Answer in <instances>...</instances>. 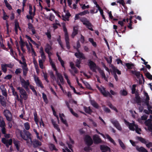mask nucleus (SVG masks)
Returning <instances> with one entry per match:
<instances>
[{
	"label": "nucleus",
	"mask_w": 152,
	"mask_h": 152,
	"mask_svg": "<svg viewBox=\"0 0 152 152\" xmlns=\"http://www.w3.org/2000/svg\"><path fill=\"white\" fill-rule=\"evenodd\" d=\"M58 79L60 81V83H61L62 85H63L64 84L65 81H64V79L63 78V76L62 75H60L58 76L57 77Z\"/></svg>",
	"instance_id": "38"
},
{
	"label": "nucleus",
	"mask_w": 152,
	"mask_h": 152,
	"mask_svg": "<svg viewBox=\"0 0 152 152\" xmlns=\"http://www.w3.org/2000/svg\"><path fill=\"white\" fill-rule=\"evenodd\" d=\"M136 85L135 84H134L132 85V94H135L136 92Z\"/></svg>",
	"instance_id": "61"
},
{
	"label": "nucleus",
	"mask_w": 152,
	"mask_h": 152,
	"mask_svg": "<svg viewBox=\"0 0 152 152\" xmlns=\"http://www.w3.org/2000/svg\"><path fill=\"white\" fill-rule=\"evenodd\" d=\"M131 72L132 74L135 75L138 79L140 78L141 74L140 72L135 70H132L131 71Z\"/></svg>",
	"instance_id": "27"
},
{
	"label": "nucleus",
	"mask_w": 152,
	"mask_h": 152,
	"mask_svg": "<svg viewBox=\"0 0 152 152\" xmlns=\"http://www.w3.org/2000/svg\"><path fill=\"white\" fill-rule=\"evenodd\" d=\"M44 61L42 59H39V65L41 69H43L44 68L43 63Z\"/></svg>",
	"instance_id": "52"
},
{
	"label": "nucleus",
	"mask_w": 152,
	"mask_h": 152,
	"mask_svg": "<svg viewBox=\"0 0 152 152\" xmlns=\"http://www.w3.org/2000/svg\"><path fill=\"white\" fill-rule=\"evenodd\" d=\"M15 99L17 100L18 101H19L21 104H22L23 103V98L21 95H20V99L19 98V95L15 96Z\"/></svg>",
	"instance_id": "44"
},
{
	"label": "nucleus",
	"mask_w": 152,
	"mask_h": 152,
	"mask_svg": "<svg viewBox=\"0 0 152 152\" xmlns=\"http://www.w3.org/2000/svg\"><path fill=\"white\" fill-rule=\"evenodd\" d=\"M57 41L58 42L59 44L60 45L62 49L64 50V47L63 45L62 44V43L61 40V36L59 35L57 39Z\"/></svg>",
	"instance_id": "35"
},
{
	"label": "nucleus",
	"mask_w": 152,
	"mask_h": 152,
	"mask_svg": "<svg viewBox=\"0 0 152 152\" xmlns=\"http://www.w3.org/2000/svg\"><path fill=\"white\" fill-rule=\"evenodd\" d=\"M81 62V59H77L76 61V66L78 68H80V64Z\"/></svg>",
	"instance_id": "45"
},
{
	"label": "nucleus",
	"mask_w": 152,
	"mask_h": 152,
	"mask_svg": "<svg viewBox=\"0 0 152 152\" xmlns=\"http://www.w3.org/2000/svg\"><path fill=\"white\" fill-rule=\"evenodd\" d=\"M49 147L50 150L53 151H58V149L56 148L55 146L53 144L50 143L49 144Z\"/></svg>",
	"instance_id": "31"
},
{
	"label": "nucleus",
	"mask_w": 152,
	"mask_h": 152,
	"mask_svg": "<svg viewBox=\"0 0 152 152\" xmlns=\"http://www.w3.org/2000/svg\"><path fill=\"white\" fill-rule=\"evenodd\" d=\"M69 110L70 112L74 116L76 117H78L79 116L76 113H75L72 109V108H71V107H70V108H69Z\"/></svg>",
	"instance_id": "53"
},
{
	"label": "nucleus",
	"mask_w": 152,
	"mask_h": 152,
	"mask_svg": "<svg viewBox=\"0 0 152 152\" xmlns=\"http://www.w3.org/2000/svg\"><path fill=\"white\" fill-rule=\"evenodd\" d=\"M108 105L110 108L115 111L116 112L118 113V110L117 108L114 106L111 103H109Z\"/></svg>",
	"instance_id": "48"
},
{
	"label": "nucleus",
	"mask_w": 152,
	"mask_h": 152,
	"mask_svg": "<svg viewBox=\"0 0 152 152\" xmlns=\"http://www.w3.org/2000/svg\"><path fill=\"white\" fill-rule=\"evenodd\" d=\"M135 130L136 132L138 134H140V132L141 131V129L140 128H138V125L136 126Z\"/></svg>",
	"instance_id": "60"
},
{
	"label": "nucleus",
	"mask_w": 152,
	"mask_h": 152,
	"mask_svg": "<svg viewBox=\"0 0 152 152\" xmlns=\"http://www.w3.org/2000/svg\"><path fill=\"white\" fill-rule=\"evenodd\" d=\"M51 48V46L49 44H47L45 48V51L48 54L49 56L52 54V53L50 52Z\"/></svg>",
	"instance_id": "17"
},
{
	"label": "nucleus",
	"mask_w": 152,
	"mask_h": 152,
	"mask_svg": "<svg viewBox=\"0 0 152 152\" xmlns=\"http://www.w3.org/2000/svg\"><path fill=\"white\" fill-rule=\"evenodd\" d=\"M4 115L6 117L7 121H11L12 120V115L10 110H6L3 112Z\"/></svg>",
	"instance_id": "2"
},
{
	"label": "nucleus",
	"mask_w": 152,
	"mask_h": 152,
	"mask_svg": "<svg viewBox=\"0 0 152 152\" xmlns=\"http://www.w3.org/2000/svg\"><path fill=\"white\" fill-rule=\"evenodd\" d=\"M88 61V65L90 69L94 72H96V64L93 61L90 60H89Z\"/></svg>",
	"instance_id": "7"
},
{
	"label": "nucleus",
	"mask_w": 152,
	"mask_h": 152,
	"mask_svg": "<svg viewBox=\"0 0 152 152\" xmlns=\"http://www.w3.org/2000/svg\"><path fill=\"white\" fill-rule=\"evenodd\" d=\"M22 69L23 75L24 77H26L28 72V68L27 67V64L26 63L24 64V66L22 67Z\"/></svg>",
	"instance_id": "20"
},
{
	"label": "nucleus",
	"mask_w": 152,
	"mask_h": 152,
	"mask_svg": "<svg viewBox=\"0 0 152 152\" xmlns=\"http://www.w3.org/2000/svg\"><path fill=\"white\" fill-rule=\"evenodd\" d=\"M49 73L51 78H52L53 80H54L56 79V77L52 71H50L49 72Z\"/></svg>",
	"instance_id": "47"
},
{
	"label": "nucleus",
	"mask_w": 152,
	"mask_h": 152,
	"mask_svg": "<svg viewBox=\"0 0 152 152\" xmlns=\"http://www.w3.org/2000/svg\"><path fill=\"white\" fill-rule=\"evenodd\" d=\"M86 27L91 31H94V29L92 28L93 26L91 23L89 21L88 23H87L85 25Z\"/></svg>",
	"instance_id": "40"
},
{
	"label": "nucleus",
	"mask_w": 152,
	"mask_h": 152,
	"mask_svg": "<svg viewBox=\"0 0 152 152\" xmlns=\"http://www.w3.org/2000/svg\"><path fill=\"white\" fill-rule=\"evenodd\" d=\"M135 98L136 102L137 103H141V98L139 96V94L138 92H136L135 94Z\"/></svg>",
	"instance_id": "28"
},
{
	"label": "nucleus",
	"mask_w": 152,
	"mask_h": 152,
	"mask_svg": "<svg viewBox=\"0 0 152 152\" xmlns=\"http://www.w3.org/2000/svg\"><path fill=\"white\" fill-rule=\"evenodd\" d=\"M110 121L114 125V126L118 130L120 131L122 130V128L120 124L117 120L114 119H111Z\"/></svg>",
	"instance_id": "4"
},
{
	"label": "nucleus",
	"mask_w": 152,
	"mask_h": 152,
	"mask_svg": "<svg viewBox=\"0 0 152 152\" xmlns=\"http://www.w3.org/2000/svg\"><path fill=\"white\" fill-rule=\"evenodd\" d=\"M29 87L30 88L32 91L34 92V94L37 96V92L34 89V87L31 85H30L29 86Z\"/></svg>",
	"instance_id": "56"
},
{
	"label": "nucleus",
	"mask_w": 152,
	"mask_h": 152,
	"mask_svg": "<svg viewBox=\"0 0 152 152\" xmlns=\"http://www.w3.org/2000/svg\"><path fill=\"white\" fill-rule=\"evenodd\" d=\"M117 2L121 4L124 7H125V3L124 0H117Z\"/></svg>",
	"instance_id": "57"
},
{
	"label": "nucleus",
	"mask_w": 152,
	"mask_h": 152,
	"mask_svg": "<svg viewBox=\"0 0 152 152\" xmlns=\"http://www.w3.org/2000/svg\"><path fill=\"white\" fill-rule=\"evenodd\" d=\"M89 13V12L88 10H84L83 12H80L79 13V15H80L82 16L86 14H88Z\"/></svg>",
	"instance_id": "62"
},
{
	"label": "nucleus",
	"mask_w": 152,
	"mask_h": 152,
	"mask_svg": "<svg viewBox=\"0 0 152 152\" xmlns=\"http://www.w3.org/2000/svg\"><path fill=\"white\" fill-rule=\"evenodd\" d=\"M2 142L4 144H8V145H12V140L10 139L9 140L6 139L5 138H3L1 139Z\"/></svg>",
	"instance_id": "15"
},
{
	"label": "nucleus",
	"mask_w": 152,
	"mask_h": 152,
	"mask_svg": "<svg viewBox=\"0 0 152 152\" xmlns=\"http://www.w3.org/2000/svg\"><path fill=\"white\" fill-rule=\"evenodd\" d=\"M34 121L36 124H37L39 121L37 117V113L36 110H35V111L34 113Z\"/></svg>",
	"instance_id": "34"
},
{
	"label": "nucleus",
	"mask_w": 152,
	"mask_h": 152,
	"mask_svg": "<svg viewBox=\"0 0 152 152\" xmlns=\"http://www.w3.org/2000/svg\"><path fill=\"white\" fill-rule=\"evenodd\" d=\"M137 139L142 143L145 144H146L148 142V140H146V139L143 138L141 137L137 136Z\"/></svg>",
	"instance_id": "30"
},
{
	"label": "nucleus",
	"mask_w": 152,
	"mask_h": 152,
	"mask_svg": "<svg viewBox=\"0 0 152 152\" xmlns=\"http://www.w3.org/2000/svg\"><path fill=\"white\" fill-rule=\"evenodd\" d=\"M75 56L77 58L80 59V58H82L83 59H86L84 54L81 52L79 53H75Z\"/></svg>",
	"instance_id": "13"
},
{
	"label": "nucleus",
	"mask_w": 152,
	"mask_h": 152,
	"mask_svg": "<svg viewBox=\"0 0 152 152\" xmlns=\"http://www.w3.org/2000/svg\"><path fill=\"white\" fill-rule=\"evenodd\" d=\"M32 143V146L34 148H37L42 145V143L38 140L36 139L32 140V141H30Z\"/></svg>",
	"instance_id": "8"
},
{
	"label": "nucleus",
	"mask_w": 152,
	"mask_h": 152,
	"mask_svg": "<svg viewBox=\"0 0 152 152\" xmlns=\"http://www.w3.org/2000/svg\"><path fill=\"white\" fill-rule=\"evenodd\" d=\"M93 139L94 142L95 144H98L102 142L101 139L99 136L97 134H95L93 136Z\"/></svg>",
	"instance_id": "11"
},
{
	"label": "nucleus",
	"mask_w": 152,
	"mask_h": 152,
	"mask_svg": "<svg viewBox=\"0 0 152 152\" xmlns=\"http://www.w3.org/2000/svg\"><path fill=\"white\" fill-rule=\"evenodd\" d=\"M136 149L139 152H148V151L142 147H139L138 146L136 147Z\"/></svg>",
	"instance_id": "22"
},
{
	"label": "nucleus",
	"mask_w": 152,
	"mask_h": 152,
	"mask_svg": "<svg viewBox=\"0 0 152 152\" xmlns=\"http://www.w3.org/2000/svg\"><path fill=\"white\" fill-rule=\"evenodd\" d=\"M59 116L61 120V122L64 124L66 126H67V127L68 126V125L66 121V120H64L62 117L64 116V114L63 113H62V114L60 113L59 114Z\"/></svg>",
	"instance_id": "21"
},
{
	"label": "nucleus",
	"mask_w": 152,
	"mask_h": 152,
	"mask_svg": "<svg viewBox=\"0 0 152 152\" xmlns=\"http://www.w3.org/2000/svg\"><path fill=\"white\" fill-rule=\"evenodd\" d=\"M84 141L86 144L87 146H90L93 143V141L91 137L88 135H85L84 139Z\"/></svg>",
	"instance_id": "3"
},
{
	"label": "nucleus",
	"mask_w": 152,
	"mask_h": 152,
	"mask_svg": "<svg viewBox=\"0 0 152 152\" xmlns=\"http://www.w3.org/2000/svg\"><path fill=\"white\" fill-rule=\"evenodd\" d=\"M105 59L108 64H111L112 61V58L111 56H110L108 58H105Z\"/></svg>",
	"instance_id": "59"
},
{
	"label": "nucleus",
	"mask_w": 152,
	"mask_h": 152,
	"mask_svg": "<svg viewBox=\"0 0 152 152\" xmlns=\"http://www.w3.org/2000/svg\"><path fill=\"white\" fill-rule=\"evenodd\" d=\"M145 75L146 77L148 79L152 80V75H151L149 72H148L145 73Z\"/></svg>",
	"instance_id": "54"
},
{
	"label": "nucleus",
	"mask_w": 152,
	"mask_h": 152,
	"mask_svg": "<svg viewBox=\"0 0 152 152\" xmlns=\"http://www.w3.org/2000/svg\"><path fill=\"white\" fill-rule=\"evenodd\" d=\"M125 64L128 69H132L133 67L134 66V64L132 63H126Z\"/></svg>",
	"instance_id": "36"
},
{
	"label": "nucleus",
	"mask_w": 152,
	"mask_h": 152,
	"mask_svg": "<svg viewBox=\"0 0 152 152\" xmlns=\"http://www.w3.org/2000/svg\"><path fill=\"white\" fill-rule=\"evenodd\" d=\"M145 124L148 126V130L152 132V121L150 119H148L145 122Z\"/></svg>",
	"instance_id": "10"
},
{
	"label": "nucleus",
	"mask_w": 152,
	"mask_h": 152,
	"mask_svg": "<svg viewBox=\"0 0 152 152\" xmlns=\"http://www.w3.org/2000/svg\"><path fill=\"white\" fill-rule=\"evenodd\" d=\"M84 109L85 112L87 113L91 114L93 112V111L90 107H84Z\"/></svg>",
	"instance_id": "32"
},
{
	"label": "nucleus",
	"mask_w": 152,
	"mask_h": 152,
	"mask_svg": "<svg viewBox=\"0 0 152 152\" xmlns=\"http://www.w3.org/2000/svg\"><path fill=\"white\" fill-rule=\"evenodd\" d=\"M111 67L113 70V73H116V72L118 75H121V71L117 69V67L114 66L113 65H112Z\"/></svg>",
	"instance_id": "24"
},
{
	"label": "nucleus",
	"mask_w": 152,
	"mask_h": 152,
	"mask_svg": "<svg viewBox=\"0 0 152 152\" xmlns=\"http://www.w3.org/2000/svg\"><path fill=\"white\" fill-rule=\"evenodd\" d=\"M11 89L12 91V92L13 95H14L15 96H16L17 95H18L17 92L15 91V89L13 87V86L11 87Z\"/></svg>",
	"instance_id": "51"
},
{
	"label": "nucleus",
	"mask_w": 152,
	"mask_h": 152,
	"mask_svg": "<svg viewBox=\"0 0 152 152\" xmlns=\"http://www.w3.org/2000/svg\"><path fill=\"white\" fill-rule=\"evenodd\" d=\"M119 144L122 148L124 150H125L126 148L125 145L124 144L123 142L121 140L118 139V140Z\"/></svg>",
	"instance_id": "43"
},
{
	"label": "nucleus",
	"mask_w": 152,
	"mask_h": 152,
	"mask_svg": "<svg viewBox=\"0 0 152 152\" xmlns=\"http://www.w3.org/2000/svg\"><path fill=\"white\" fill-rule=\"evenodd\" d=\"M39 53H41V56L42 60L43 61H45L46 58V57L45 55L43 48L42 47H41L40 48Z\"/></svg>",
	"instance_id": "19"
},
{
	"label": "nucleus",
	"mask_w": 152,
	"mask_h": 152,
	"mask_svg": "<svg viewBox=\"0 0 152 152\" xmlns=\"http://www.w3.org/2000/svg\"><path fill=\"white\" fill-rule=\"evenodd\" d=\"M25 37L26 38H27L32 43L34 44H36V42L33 40L30 37L27 35H26L25 36Z\"/></svg>",
	"instance_id": "58"
},
{
	"label": "nucleus",
	"mask_w": 152,
	"mask_h": 152,
	"mask_svg": "<svg viewBox=\"0 0 152 152\" xmlns=\"http://www.w3.org/2000/svg\"><path fill=\"white\" fill-rule=\"evenodd\" d=\"M3 19L4 20H6L9 17L6 14V13L4 10H3Z\"/></svg>",
	"instance_id": "63"
},
{
	"label": "nucleus",
	"mask_w": 152,
	"mask_h": 152,
	"mask_svg": "<svg viewBox=\"0 0 152 152\" xmlns=\"http://www.w3.org/2000/svg\"><path fill=\"white\" fill-rule=\"evenodd\" d=\"M124 122L125 124L127 126H128L129 129L132 131H134L136 126L137 125L135 124L134 123H130L127 121L126 119L124 120Z\"/></svg>",
	"instance_id": "5"
},
{
	"label": "nucleus",
	"mask_w": 152,
	"mask_h": 152,
	"mask_svg": "<svg viewBox=\"0 0 152 152\" xmlns=\"http://www.w3.org/2000/svg\"><path fill=\"white\" fill-rule=\"evenodd\" d=\"M7 64H2L1 65V69L3 72L4 73H6L7 72Z\"/></svg>",
	"instance_id": "39"
},
{
	"label": "nucleus",
	"mask_w": 152,
	"mask_h": 152,
	"mask_svg": "<svg viewBox=\"0 0 152 152\" xmlns=\"http://www.w3.org/2000/svg\"><path fill=\"white\" fill-rule=\"evenodd\" d=\"M65 39L66 48L68 50H69L70 48V45L69 39V37L65 38Z\"/></svg>",
	"instance_id": "29"
},
{
	"label": "nucleus",
	"mask_w": 152,
	"mask_h": 152,
	"mask_svg": "<svg viewBox=\"0 0 152 152\" xmlns=\"http://www.w3.org/2000/svg\"><path fill=\"white\" fill-rule=\"evenodd\" d=\"M5 124L4 121L3 119L1 120L0 118V127H5Z\"/></svg>",
	"instance_id": "50"
},
{
	"label": "nucleus",
	"mask_w": 152,
	"mask_h": 152,
	"mask_svg": "<svg viewBox=\"0 0 152 152\" xmlns=\"http://www.w3.org/2000/svg\"><path fill=\"white\" fill-rule=\"evenodd\" d=\"M24 126L25 129L28 130H29L30 128L29 124L28 122H26L24 124Z\"/></svg>",
	"instance_id": "55"
},
{
	"label": "nucleus",
	"mask_w": 152,
	"mask_h": 152,
	"mask_svg": "<svg viewBox=\"0 0 152 152\" xmlns=\"http://www.w3.org/2000/svg\"><path fill=\"white\" fill-rule=\"evenodd\" d=\"M105 136L106 137V138L114 145H116V143L114 140L108 134H105Z\"/></svg>",
	"instance_id": "33"
},
{
	"label": "nucleus",
	"mask_w": 152,
	"mask_h": 152,
	"mask_svg": "<svg viewBox=\"0 0 152 152\" xmlns=\"http://www.w3.org/2000/svg\"><path fill=\"white\" fill-rule=\"evenodd\" d=\"M100 148L101 150L103 151H108L110 150V148L107 146L102 145H100Z\"/></svg>",
	"instance_id": "26"
},
{
	"label": "nucleus",
	"mask_w": 152,
	"mask_h": 152,
	"mask_svg": "<svg viewBox=\"0 0 152 152\" xmlns=\"http://www.w3.org/2000/svg\"><path fill=\"white\" fill-rule=\"evenodd\" d=\"M42 97L44 102L48 104V100L47 98L46 95L44 93H42Z\"/></svg>",
	"instance_id": "46"
},
{
	"label": "nucleus",
	"mask_w": 152,
	"mask_h": 152,
	"mask_svg": "<svg viewBox=\"0 0 152 152\" xmlns=\"http://www.w3.org/2000/svg\"><path fill=\"white\" fill-rule=\"evenodd\" d=\"M20 137L24 140L27 141L28 142V139L30 141H32V135L28 131L24 129L23 131H20Z\"/></svg>",
	"instance_id": "1"
},
{
	"label": "nucleus",
	"mask_w": 152,
	"mask_h": 152,
	"mask_svg": "<svg viewBox=\"0 0 152 152\" xmlns=\"http://www.w3.org/2000/svg\"><path fill=\"white\" fill-rule=\"evenodd\" d=\"M79 27L78 26H76L73 27V31L72 34V37L74 38L75 36L78 33Z\"/></svg>",
	"instance_id": "14"
},
{
	"label": "nucleus",
	"mask_w": 152,
	"mask_h": 152,
	"mask_svg": "<svg viewBox=\"0 0 152 152\" xmlns=\"http://www.w3.org/2000/svg\"><path fill=\"white\" fill-rule=\"evenodd\" d=\"M97 88L100 91V92L103 94V95L105 96V94H106L107 93V91H106L105 88L103 87L102 88H100L99 86H97Z\"/></svg>",
	"instance_id": "25"
},
{
	"label": "nucleus",
	"mask_w": 152,
	"mask_h": 152,
	"mask_svg": "<svg viewBox=\"0 0 152 152\" xmlns=\"http://www.w3.org/2000/svg\"><path fill=\"white\" fill-rule=\"evenodd\" d=\"M34 80L36 84L37 85L40 87L42 88H44L42 83L40 80L39 79V77L34 75Z\"/></svg>",
	"instance_id": "9"
},
{
	"label": "nucleus",
	"mask_w": 152,
	"mask_h": 152,
	"mask_svg": "<svg viewBox=\"0 0 152 152\" xmlns=\"http://www.w3.org/2000/svg\"><path fill=\"white\" fill-rule=\"evenodd\" d=\"M19 79L21 84L23 88L27 86H30V84L28 80L26 81L23 78H22L21 75L19 77Z\"/></svg>",
	"instance_id": "6"
},
{
	"label": "nucleus",
	"mask_w": 152,
	"mask_h": 152,
	"mask_svg": "<svg viewBox=\"0 0 152 152\" xmlns=\"http://www.w3.org/2000/svg\"><path fill=\"white\" fill-rule=\"evenodd\" d=\"M19 43L21 47H24L25 46V42L23 41L21 36L20 37V41L19 42Z\"/></svg>",
	"instance_id": "49"
},
{
	"label": "nucleus",
	"mask_w": 152,
	"mask_h": 152,
	"mask_svg": "<svg viewBox=\"0 0 152 152\" xmlns=\"http://www.w3.org/2000/svg\"><path fill=\"white\" fill-rule=\"evenodd\" d=\"M146 105H147V107L148 109V110L149 111L151 112V113H152V110H151V109L152 108V106L150 105L149 104V102H148L147 103H145Z\"/></svg>",
	"instance_id": "64"
},
{
	"label": "nucleus",
	"mask_w": 152,
	"mask_h": 152,
	"mask_svg": "<svg viewBox=\"0 0 152 152\" xmlns=\"http://www.w3.org/2000/svg\"><path fill=\"white\" fill-rule=\"evenodd\" d=\"M80 21L82 22L83 25H85L87 23H88L89 21L87 19L85 18H81L80 19Z\"/></svg>",
	"instance_id": "37"
},
{
	"label": "nucleus",
	"mask_w": 152,
	"mask_h": 152,
	"mask_svg": "<svg viewBox=\"0 0 152 152\" xmlns=\"http://www.w3.org/2000/svg\"><path fill=\"white\" fill-rule=\"evenodd\" d=\"M13 143L17 150L19 151L20 149V142L17 140L14 139L13 140Z\"/></svg>",
	"instance_id": "18"
},
{
	"label": "nucleus",
	"mask_w": 152,
	"mask_h": 152,
	"mask_svg": "<svg viewBox=\"0 0 152 152\" xmlns=\"http://www.w3.org/2000/svg\"><path fill=\"white\" fill-rule=\"evenodd\" d=\"M62 27L65 33V38L69 37L68 35L67 29L65 25L64 24L63 25Z\"/></svg>",
	"instance_id": "41"
},
{
	"label": "nucleus",
	"mask_w": 152,
	"mask_h": 152,
	"mask_svg": "<svg viewBox=\"0 0 152 152\" xmlns=\"http://www.w3.org/2000/svg\"><path fill=\"white\" fill-rule=\"evenodd\" d=\"M20 95L23 96L22 98L24 100H26L28 97V94L26 91L22 88L19 91Z\"/></svg>",
	"instance_id": "12"
},
{
	"label": "nucleus",
	"mask_w": 152,
	"mask_h": 152,
	"mask_svg": "<svg viewBox=\"0 0 152 152\" xmlns=\"http://www.w3.org/2000/svg\"><path fill=\"white\" fill-rule=\"evenodd\" d=\"M90 104L94 107L96 109H98L99 107V104L96 102L93 99H90Z\"/></svg>",
	"instance_id": "16"
},
{
	"label": "nucleus",
	"mask_w": 152,
	"mask_h": 152,
	"mask_svg": "<svg viewBox=\"0 0 152 152\" xmlns=\"http://www.w3.org/2000/svg\"><path fill=\"white\" fill-rule=\"evenodd\" d=\"M4 2L6 7L9 10H11L12 9V7L10 4L7 1V0H4Z\"/></svg>",
	"instance_id": "42"
},
{
	"label": "nucleus",
	"mask_w": 152,
	"mask_h": 152,
	"mask_svg": "<svg viewBox=\"0 0 152 152\" xmlns=\"http://www.w3.org/2000/svg\"><path fill=\"white\" fill-rule=\"evenodd\" d=\"M98 71L101 75L102 76V78H104L105 80H107V78L106 77L105 74L104 72V71L102 70L100 68L98 69Z\"/></svg>",
	"instance_id": "23"
}]
</instances>
